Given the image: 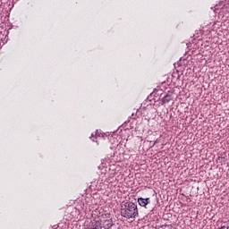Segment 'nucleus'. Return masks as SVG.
Here are the masks:
<instances>
[{
    "instance_id": "obj_6",
    "label": "nucleus",
    "mask_w": 229,
    "mask_h": 229,
    "mask_svg": "<svg viewBox=\"0 0 229 229\" xmlns=\"http://www.w3.org/2000/svg\"><path fill=\"white\" fill-rule=\"evenodd\" d=\"M229 227L228 226H222L221 228L219 229H228Z\"/></svg>"
},
{
    "instance_id": "obj_2",
    "label": "nucleus",
    "mask_w": 229,
    "mask_h": 229,
    "mask_svg": "<svg viewBox=\"0 0 229 229\" xmlns=\"http://www.w3.org/2000/svg\"><path fill=\"white\" fill-rule=\"evenodd\" d=\"M138 203L140 207H146L149 205V198L144 199V198H139Z\"/></svg>"
},
{
    "instance_id": "obj_3",
    "label": "nucleus",
    "mask_w": 229,
    "mask_h": 229,
    "mask_svg": "<svg viewBox=\"0 0 229 229\" xmlns=\"http://www.w3.org/2000/svg\"><path fill=\"white\" fill-rule=\"evenodd\" d=\"M88 229H103V226H101V223L95 222V223H92L91 226Z\"/></svg>"
},
{
    "instance_id": "obj_5",
    "label": "nucleus",
    "mask_w": 229,
    "mask_h": 229,
    "mask_svg": "<svg viewBox=\"0 0 229 229\" xmlns=\"http://www.w3.org/2000/svg\"><path fill=\"white\" fill-rule=\"evenodd\" d=\"M169 101H171V97L170 96H165V98H162V103L165 104V103H169Z\"/></svg>"
},
{
    "instance_id": "obj_1",
    "label": "nucleus",
    "mask_w": 229,
    "mask_h": 229,
    "mask_svg": "<svg viewBox=\"0 0 229 229\" xmlns=\"http://www.w3.org/2000/svg\"><path fill=\"white\" fill-rule=\"evenodd\" d=\"M121 216L125 219H135L139 216V208L133 202H125L121 208Z\"/></svg>"
},
{
    "instance_id": "obj_4",
    "label": "nucleus",
    "mask_w": 229,
    "mask_h": 229,
    "mask_svg": "<svg viewBox=\"0 0 229 229\" xmlns=\"http://www.w3.org/2000/svg\"><path fill=\"white\" fill-rule=\"evenodd\" d=\"M103 226L102 229L106 228L105 226H106V228H111L112 226V219H107L106 221L103 222Z\"/></svg>"
}]
</instances>
